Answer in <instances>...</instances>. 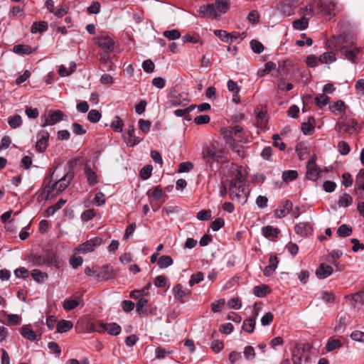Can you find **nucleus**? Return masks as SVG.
Returning a JSON list of instances; mask_svg holds the SVG:
<instances>
[{
	"label": "nucleus",
	"mask_w": 364,
	"mask_h": 364,
	"mask_svg": "<svg viewBox=\"0 0 364 364\" xmlns=\"http://www.w3.org/2000/svg\"><path fill=\"white\" fill-rule=\"evenodd\" d=\"M229 195L231 200L244 203L247 201L250 191L245 186V178L242 171L237 170L234 177L230 181Z\"/></svg>",
	"instance_id": "1"
},
{
	"label": "nucleus",
	"mask_w": 364,
	"mask_h": 364,
	"mask_svg": "<svg viewBox=\"0 0 364 364\" xmlns=\"http://www.w3.org/2000/svg\"><path fill=\"white\" fill-rule=\"evenodd\" d=\"M77 160H70L68 162L69 166V169L66 172V173L58 181L55 182L53 186V189H56L58 191L61 192L64 191L68 186L70 184V181L73 180L75 176V173L73 171L74 166L76 165Z\"/></svg>",
	"instance_id": "2"
},
{
	"label": "nucleus",
	"mask_w": 364,
	"mask_h": 364,
	"mask_svg": "<svg viewBox=\"0 0 364 364\" xmlns=\"http://www.w3.org/2000/svg\"><path fill=\"white\" fill-rule=\"evenodd\" d=\"M64 116V113L60 110L50 109L41 116V127H46L49 125H54L63 120Z\"/></svg>",
	"instance_id": "3"
},
{
	"label": "nucleus",
	"mask_w": 364,
	"mask_h": 364,
	"mask_svg": "<svg viewBox=\"0 0 364 364\" xmlns=\"http://www.w3.org/2000/svg\"><path fill=\"white\" fill-rule=\"evenodd\" d=\"M336 129L341 136L346 134L351 135L357 132L358 122L355 119L338 122L336 124Z\"/></svg>",
	"instance_id": "4"
},
{
	"label": "nucleus",
	"mask_w": 364,
	"mask_h": 364,
	"mask_svg": "<svg viewBox=\"0 0 364 364\" xmlns=\"http://www.w3.org/2000/svg\"><path fill=\"white\" fill-rule=\"evenodd\" d=\"M102 240L100 237H93L85 242L81 244L75 249V253L79 252L86 254L93 252L98 246L101 245Z\"/></svg>",
	"instance_id": "5"
},
{
	"label": "nucleus",
	"mask_w": 364,
	"mask_h": 364,
	"mask_svg": "<svg viewBox=\"0 0 364 364\" xmlns=\"http://www.w3.org/2000/svg\"><path fill=\"white\" fill-rule=\"evenodd\" d=\"M309 354L306 353L304 344H296L292 351V362L294 364H301L303 360L308 362Z\"/></svg>",
	"instance_id": "6"
},
{
	"label": "nucleus",
	"mask_w": 364,
	"mask_h": 364,
	"mask_svg": "<svg viewBox=\"0 0 364 364\" xmlns=\"http://www.w3.org/2000/svg\"><path fill=\"white\" fill-rule=\"evenodd\" d=\"M95 43L104 50L112 52L114 50V42L106 33H101L97 37H96Z\"/></svg>",
	"instance_id": "7"
},
{
	"label": "nucleus",
	"mask_w": 364,
	"mask_h": 364,
	"mask_svg": "<svg viewBox=\"0 0 364 364\" xmlns=\"http://www.w3.org/2000/svg\"><path fill=\"white\" fill-rule=\"evenodd\" d=\"M306 176L309 180L316 181L321 173V170L316 164V156H313L307 163Z\"/></svg>",
	"instance_id": "8"
},
{
	"label": "nucleus",
	"mask_w": 364,
	"mask_h": 364,
	"mask_svg": "<svg viewBox=\"0 0 364 364\" xmlns=\"http://www.w3.org/2000/svg\"><path fill=\"white\" fill-rule=\"evenodd\" d=\"M299 4V0H283L279 3V9L284 15L291 16L294 14Z\"/></svg>",
	"instance_id": "9"
},
{
	"label": "nucleus",
	"mask_w": 364,
	"mask_h": 364,
	"mask_svg": "<svg viewBox=\"0 0 364 364\" xmlns=\"http://www.w3.org/2000/svg\"><path fill=\"white\" fill-rule=\"evenodd\" d=\"M38 141L36 144V149L39 153L44 152L48 145L50 134L46 130H41L37 134Z\"/></svg>",
	"instance_id": "10"
},
{
	"label": "nucleus",
	"mask_w": 364,
	"mask_h": 364,
	"mask_svg": "<svg viewBox=\"0 0 364 364\" xmlns=\"http://www.w3.org/2000/svg\"><path fill=\"white\" fill-rule=\"evenodd\" d=\"M113 276L114 270L111 266L103 265L102 267L95 269V277L98 281H107L112 279Z\"/></svg>",
	"instance_id": "11"
},
{
	"label": "nucleus",
	"mask_w": 364,
	"mask_h": 364,
	"mask_svg": "<svg viewBox=\"0 0 364 364\" xmlns=\"http://www.w3.org/2000/svg\"><path fill=\"white\" fill-rule=\"evenodd\" d=\"M317 4L330 18L336 15V4L332 0H318Z\"/></svg>",
	"instance_id": "12"
},
{
	"label": "nucleus",
	"mask_w": 364,
	"mask_h": 364,
	"mask_svg": "<svg viewBox=\"0 0 364 364\" xmlns=\"http://www.w3.org/2000/svg\"><path fill=\"white\" fill-rule=\"evenodd\" d=\"M199 12L200 16L202 17H208L213 19H217L219 17L215 6L213 4L201 6L200 7Z\"/></svg>",
	"instance_id": "13"
},
{
	"label": "nucleus",
	"mask_w": 364,
	"mask_h": 364,
	"mask_svg": "<svg viewBox=\"0 0 364 364\" xmlns=\"http://www.w3.org/2000/svg\"><path fill=\"white\" fill-rule=\"evenodd\" d=\"M345 299L350 301V305L355 309L358 306L364 304V291H360L353 294L345 296Z\"/></svg>",
	"instance_id": "14"
},
{
	"label": "nucleus",
	"mask_w": 364,
	"mask_h": 364,
	"mask_svg": "<svg viewBox=\"0 0 364 364\" xmlns=\"http://www.w3.org/2000/svg\"><path fill=\"white\" fill-rule=\"evenodd\" d=\"M202 155L203 159L208 163L210 160L218 161V155L215 146H206L203 148Z\"/></svg>",
	"instance_id": "15"
},
{
	"label": "nucleus",
	"mask_w": 364,
	"mask_h": 364,
	"mask_svg": "<svg viewBox=\"0 0 364 364\" xmlns=\"http://www.w3.org/2000/svg\"><path fill=\"white\" fill-rule=\"evenodd\" d=\"M295 232L301 237H306L313 232V228L309 223H299L294 227Z\"/></svg>",
	"instance_id": "16"
},
{
	"label": "nucleus",
	"mask_w": 364,
	"mask_h": 364,
	"mask_svg": "<svg viewBox=\"0 0 364 364\" xmlns=\"http://www.w3.org/2000/svg\"><path fill=\"white\" fill-rule=\"evenodd\" d=\"M340 51L341 55L346 59L352 63H355L357 59L356 55L360 51V48L355 47L353 49H350L348 46H343Z\"/></svg>",
	"instance_id": "17"
},
{
	"label": "nucleus",
	"mask_w": 364,
	"mask_h": 364,
	"mask_svg": "<svg viewBox=\"0 0 364 364\" xmlns=\"http://www.w3.org/2000/svg\"><path fill=\"white\" fill-rule=\"evenodd\" d=\"M333 267L331 265L321 264L316 271V275L318 279H325L333 273Z\"/></svg>",
	"instance_id": "18"
},
{
	"label": "nucleus",
	"mask_w": 364,
	"mask_h": 364,
	"mask_svg": "<svg viewBox=\"0 0 364 364\" xmlns=\"http://www.w3.org/2000/svg\"><path fill=\"white\" fill-rule=\"evenodd\" d=\"M100 326L102 330L108 332L109 334L112 336H117L121 332V326L117 323H100Z\"/></svg>",
	"instance_id": "19"
},
{
	"label": "nucleus",
	"mask_w": 364,
	"mask_h": 364,
	"mask_svg": "<svg viewBox=\"0 0 364 364\" xmlns=\"http://www.w3.org/2000/svg\"><path fill=\"white\" fill-rule=\"evenodd\" d=\"M293 208V203L289 200H286L284 202L283 208L277 210L275 216L278 218H282L287 216L291 210Z\"/></svg>",
	"instance_id": "20"
},
{
	"label": "nucleus",
	"mask_w": 364,
	"mask_h": 364,
	"mask_svg": "<svg viewBox=\"0 0 364 364\" xmlns=\"http://www.w3.org/2000/svg\"><path fill=\"white\" fill-rule=\"evenodd\" d=\"M196 107V105H191L185 109H177L173 113L176 117H183L185 120L190 122L192 119L190 112H191Z\"/></svg>",
	"instance_id": "21"
},
{
	"label": "nucleus",
	"mask_w": 364,
	"mask_h": 364,
	"mask_svg": "<svg viewBox=\"0 0 364 364\" xmlns=\"http://www.w3.org/2000/svg\"><path fill=\"white\" fill-rule=\"evenodd\" d=\"M134 132L135 129L134 124L129 125L127 130L128 139L127 141V145L129 146H134L141 141V139L134 135Z\"/></svg>",
	"instance_id": "22"
},
{
	"label": "nucleus",
	"mask_w": 364,
	"mask_h": 364,
	"mask_svg": "<svg viewBox=\"0 0 364 364\" xmlns=\"http://www.w3.org/2000/svg\"><path fill=\"white\" fill-rule=\"evenodd\" d=\"M66 203L63 199H60L55 204L49 206L45 211L44 215L46 217H50L53 215L59 209H60Z\"/></svg>",
	"instance_id": "23"
},
{
	"label": "nucleus",
	"mask_w": 364,
	"mask_h": 364,
	"mask_svg": "<svg viewBox=\"0 0 364 364\" xmlns=\"http://www.w3.org/2000/svg\"><path fill=\"white\" fill-rule=\"evenodd\" d=\"M36 49H33L30 46L28 45H16L13 48V51L21 55H29L35 51Z\"/></svg>",
	"instance_id": "24"
},
{
	"label": "nucleus",
	"mask_w": 364,
	"mask_h": 364,
	"mask_svg": "<svg viewBox=\"0 0 364 364\" xmlns=\"http://www.w3.org/2000/svg\"><path fill=\"white\" fill-rule=\"evenodd\" d=\"M262 235L267 238L277 237L280 232V230L277 228H274L271 225H267L262 229Z\"/></svg>",
	"instance_id": "25"
},
{
	"label": "nucleus",
	"mask_w": 364,
	"mask_h": 364,
	"mask_svg": "<svg viewBox=\"0 0 364 364\" xmlns=\"http://www.w3.org/2000/svg\"><path fill=\"white\" fill-rule=\"evenodd\" d=\"M255 316H250L244 320L242 329L248 333H252L255 328Z\"/></svg>",
	"instance_id": "26"
},
{
	"label": "nucleus",
	"mask_w": 364,
	"mask_h": 364,
	"mask_svg": "<svg viewBox=\"0 0 364 364\" xmlns=\"http://www.w3.org/2000/svg\"><path fill=\"white\" fill-rule=\"evenodd\" d=\"M188 293L186 289H184L181 284H178L173 288V294L176 299L181 301L182 299Z\"/></svg>",
	"instance_id": "27"
},
{
	"label": "nucleus",
	"mask_w": 364,
	"mask_h": 364,
	"mask_svg": "<svg viewBox=\"0 0 364 364\" xmlns=\"http://www.w3.org/2000/svg\"><path fill=\"white\" fill-rule=\"evenodd\" d=\"M21 334L24 338L31 341H33L37 339L36 333L26 325L22 326L21 329Z\"/></svg>",
	"instance_id": "28"
},
{
	"label": "nucleus",
	"mask_w": 364,
	"mask_h": 364,
	"mask_svg": "<svg viewBox=\"0 0 364 364\" xmlns=\"http://www.w3.org/2000/svg\"><path fill=\"white\" fill-rule=\"evenodd\" d=\"M73 326L72 321L63 319L57 323V332L60 333L68 332Z\"/></svg>",
	"instance_id": "29"
},
{
	"label": "nucleus",
	"mask_w": 364,
	"mask_h": 364,
	"mask_svg": "<svg viewBox=\"0 0 364 364\" xmlns=\"http://www.w3.org/2000/svg\"><path fill=\"white\" fill-rule=\"evenodd\" d=\"M85 173L89 185L93 186L98 182L96 173L89 166H85Z\"/></svg>",
	"instance_id": "30"
},
{
	"label": "nucleus",
	"mask_w": 364,
	"mask_h": 364,
	"mask_svg": "<svg viewBox=\"0 0 364 364\" xmlns=\"http://www.w3.org/2000/svg\"><path fill=\"white\" fill-rule=\"evenodd\" d=\"M31 276L38 283H43L48 277L47 273L43 272L38 269L32 270Z\"/></svg>",
	"instance_id": "31"
},
{
	"label": "nucleus",
	"mask_w": 364,
	"mask_h": 364,
	"mask_svg": "<svg viewBox=\"0 0 364 364\" xmlns=\"http://www.w3.org/2000/svg\"><path fill=\"white\" fill-rule=\"evenodd\" d=\"M315 119L313 117L308 119V122L301 124V130L305 135L309 134L314 129Z\"/></svg>",
	"instance_id": "32"
},
{
	"label": "nucleus",
	"mask_w": 364,
	"mask_h": 364,
	"mask_svg": "<svg viewBox=\"0 0 364 364\" xmlns=\"http://www.w3.org/2000/svg\"><path fill=\"white\" fill-rule=\"evenodd\" d=\"M343 344L339 339L329 338L327 341L326 349L328 352L333 351L336 349L341 348Z\"/></svg>",
	"instance_id": "33"
},
{
	"label": "nucleus",
	"mask_w": 364,
	"mask_h": 364,
	"mask_svg": "<svg viewBox=\"0 0 364 364\" xmlns=\"http://www.w3.org/2000/svg\"><path fill=\"white\" fill-rule=\"evenodd\" d=\"M269 292V287L264 284L255 286L253 289V293L257 297H264Z\"/></svg>",
	"instance_id": "34"
},
{
	"label": "nucleus",
	"mask_w": 364,
	"mask_h": 364,
	"mask_svg": "<svg viewBox=\"0 0 364 364\" xmlns=\"http://www.w3.org/2000/svg\"><path fill=\"white\" fill-rule=\"evenodd\" d=\"M336 60L335 53L332 51L326 52L320 55L318 61L321 63L328 64Z\"/></svg>",
	"instance_id": "35"
},
{
	"label": "nucleus",
	"mask_w": 364,
	"mask_h": 364,
	"mask_svg": "<svg viewBox=\"0 0 364 364\" xmlns=\"http://www.w3.org/2000/svg\"><path fill=\"white\" fill-rule=\"evenodd\" d=\"M48 30V23L46 21H38L33 23L31 32L33 33H43Z\"/></svg>",
	"instance_id": "36"
},
{
	"label": "nucleus",
	"mask_w": 364,
	"mask_h": 364,
	"mask_svg": "<svg viewBox=\"0 0 364 364\" xmlns=\"http://www.w3.org/2000/svg\"><path fill=\"white\" fill-rule=\"evenodd\" d=\"M336 232L339 237H346L352 234L353 229L350 225L343 224L338 228Z\"/></svg>",
	"instance_id": "37"
},
{
	"label": "nucleus",
	"mask_w": 364,
	"mask_h": 364,
	"mask_svg": "<svg viewBox=\"0 0 364 364\" xmlns=\"http://www.w3.org/2000/svg\"><path fill=\"white\" fill-rule=\"evenodd\" d=\"M123 126H124V122H123V120L120 118L119 116L118 115H116L112 123H111V128L116 132H122V130H123Z\"/></svg>",
	"instance_id": "38"
},
{
	"label": "nucleus",
	"mask_w": 364,
	"mask_h": 364,
	"mask_svg": "<svg viewBox=\"0 0 364 364\" xmlns=\"http://www.w3.org/2000/svg\"><path fill=\"white\" fill-rule=\"evenodd\" d=\"M45 263L47 266L50 267L53 265H57L58 263V258L55 253L47 252L45 255Z\"/></svg>",
	"instance_id": "39"
},
{
	"label": "nucleus",
	"mask_w": 364,
	"mask_h": 364,
	"mask_svg": "<svg viewBox=\"0 0 364 364\" xmlns=\"http://www.w3.org/2000/svg\"><path fill=\"white\" fill-rule=\"evenodd\" d=\"M346 320L347 316L346 314L339 317L338 323L334 328V331L336 333H342L344 332L347 325Z\"/></svg>",
	"instance_id": "40"
},
{
	"label": "nucleus",
	"mask_w": 364,
	"mask_h": 364,
	"mask_svg": "<svg viewBox=\"0 0 364 364\" xmlns=\"http://www.w3.org/2000/svg\"><path fill=\"white\" fill-rule=\"evenodd\" d=\"M173 262L172 258L168 255H162L158 259V265L161 269L171 266Z\"/></svg>",
	"instance_id": "41"
},
{
	"label": "nucleus",
	"mask_w": 364,
	"mask_h": 364,
	"mask_svg": "<svg viewBox=\"0 0 364 364\" xmlns=\"http://www.w3.org/2000/svg\"><path fill=\"white\" fill-rule=\"evenodd\" d=\"M215 6L220 13L225 14L229 9V0H216Z\"/></svg>",
	"instance_id": "42"
},
{
	"label": "nucleus",
	"mask_w": 364,
	"mask_h": 364,
	"mask_svg": "<svg viewBox=\"0 0 364 364\" xmlns=\"http://www.w3.org/2000/svg\"><path fill=\"white\" fill-rule=\"evenodd\" d=\"M8 124L12 129H16L22 125L21 117L18 114H16L14 117H11L8 119Z\"/></svg>",
	"instance_id": "43"
},
{
	"label": "nucleus",
	"mask_w": 364,
	"mask_h": 364,
	"mask_svg": "<svg viewBox=\"0 0 364 364\" xmlns=\"http://www.w3.org/2000/svg\"><path fill=\"white\" fill-rule=\"evenodd\" d=\"M308 24L307 18L302 17L293 22V27L296 30L303 31L308 27Z\"/></svg>",
	"instance_id": "44"
},
{
	"label": "nucleus",
	"mask_w": 364,
	"mask_h": 364,
	"mask_svg": "<svg viewBox=\"0 0 364 364\" xmlns=\"http://www.w3.org/2000/svg\"><path fill=\"white\" fill-rule=\"evenodd\" d=\"M352 201L351 196L348 193H345L343 196L339 197L338 203L340 206L346 208L351 205Z\"/></svg>",
	"instance_id": "45"
},
{
	"label": "nucleus",
	"mask_w": 364,
	"mask_h": 364,
	"mask_svg": "<svg viewBox=\"0 0 364 364\" xmlns=\"http://www.w3.org/2000/svg\"><path fill=\"white\" fill-rule=\"evenodd\" d=\"M298 177V172L294 170L285 171L282 173L284 181L289 182L295 180Z\"/></svg>",
	"instance_id": "46"
},
{
	"label": "nucleus",
	"mask_w": 364,
	"mask_h": 364,
	"mask_svg": "<svg viewBox=\"0 0 364 364\" xmlns=\"http://www.w3.org/2000/svg\"><path fill=\"white\" fill-rule=\"evenodd\" d=\"M329 102V97L324 94H318L315 97L316 105L319 107L326 106Z\"/></svg>",
	"instance_id": "47"
},
{
	"label": "nucleus",
	"mask_w": 364,
	"mask_h": 364,
	"mask_svg": "<svg viewBox=\"0 0 364 364\" xmlns=\"http://www.w3.org/2000/svg\"><path fill=\"white\" fill-rule=\"evenodd\" d=\"M163 36L168 40H176L181 37V33L177 29H173L170 31H165L163 33Z\"/></svg>",
	"instance_id": "48"
},
{
	"label": "nucleus",
	"mask_w": 364,
	"mask_h": 364,
	"mask_svg": "<svg viewBox=\"0 0 364 364\" xmlns=\"http://www.w3.org/2000/svg\"><path fill=\"white\" fill-rule=\"evenodd\" d=\"M337 148L338 151L340 153V154L343 156L347 155L350 151V146L345 141H340L338 143Z\"/></svg>",
	"instance_id": "49"
},
{
	"label": "nucleus",
	"mask_w": 364,
	"mask_h": 364,
	"mask_svg": "<svg viewBox=\"0 0 364 364\" xmlns=\"http://www.w3.org/2000/svg\"><path fill=\"white\" fill-rule=\"evenodd\" d=\"M101 113L97 109H91L87 114V119L92 123H96L100 121Z\"/></svg>",
	"instance_id": "50"
},
{
	"label": "nucleus",
	"mask_w": 364,
	"mask_h": 364,
	"mask_svg": "<svg viewBox=\"0 0 364 364\" xmlns=\"http://www.w3.org/2000/svg\"><path fill=\"white\" fill-rule=\"evenodd\" d=\"M250 47L255 53L259 54L264 50L262 43L257 40H252L250 43Z\"/></svg>",
	"instance_id": "51"
},
{
	"label": "nucleus",
	"mask_w": 364,
	"mask_h": 364,
	"mask_svg": "<svg viewBox=\"0 0 364 364\" xmlns=\"http://www.w3.org/2000/svg\"><path fill=\"white\" fill-rule=\"evenodd\" d=\"M30 261L33 262L35 266H43L46 264L45 263V257L38 255H31L30 256Z\"/></svg>",
	"instance_id": "52"
},
{
	"label": "nucleus",
	"mask_w": 364,
	"mask_h": 364,
	"mask_svg": "<svg viewBox=\"0 0 364 364\" xmlns=\"http://www.w3.org/2000/svg\"><path fill=\"white\" fill-rule=\"evenodd\" d=\"M79 304V301L77 299H66L63 302V308L67 311H70L75 309Z\"/></svg>",
	"instance_id": "53"
},
{
	"label": "nucleus",
	"mask_w": 364,
	"mask_h": 364,
	"mask_svg": "<svg viewBox=\"0 0 364 364\" xmlns=\"http://www.w3.org/2000/svg\"><path fill=\"white\" fill-rule=\"evenodd\" d=\"M203 273L202 272H198L196 274H193L191 275L188 282L189 285L192 287L196 284H198L199 282L203 280Z\"/></svg>",
	"instance_id": "54"
},
{
	"label": "nucleus",
	"mask_w": 364,
	"mask_h": 364,
	"mask_svg": "<svg viewBox=\"0 0 364 364\" xmlns=\"http://www.w3.org/2000/svg\"><path fill=\"white\" fill-rule=\"evenodd\" d=\"M168 105L170 107H177V106H185L188 102L186 99H181L180 97H174L168 101Z\"/></svg>",
	"instance_id": "55"
},
{
	"label": "nucleus",
	"mask_w": 364,
	"mask_h": 364,
	"mask_svg": "<svg viewBox=\"0 0 364 364\" xmlns=\"http://www.w3.org/2000/svg\"><path fill=\"white\" fill-rule=\"evenodd\" d=\"M182 41L184 43H197L200 42V36L198 34H186L182 37Z\"/></svg>",
	"instance_id": "56"
},
{
	"label": "nucleus",
	"mask_w": 364,
	"mask_h": 364,
	"mask_svg": "<svg viewBox=\"0 0 364 364\" xmlns=\"http://www.w3.org/2000/svg\"><path fill=\"white\" fill-rule=\"evenodd\" d=\"M148 299L144 298H140L136 303V311L139 315H142L145 313L144 307L147 304Z\"/></svg>",
	"instance_id": "57"
},
{
	"label": "nucleus",
	"mask_w": 364,
	"mask_h": 364,
	"mask_svg": "<svg viewBox=\"0 0 364 364\" xmlns=\"http://www.w3.org/2000/svg\"><path fill=\"white\" fill-rule=\"evenodd\" d=\"M152 171V166L151 165H147L143 167L140 171V176L142 179L146 180L148 179L151 175Z\"/></svg>",
	"instance_id": "58"
},
{
	"label": "nucleus",
	"mask_w": 364,
	"mask_h": 364,
	"mask_svg": "<svg viewBox=\"0 0 364 364\" xmlns=\"http://www.w3.org/2000/svg\"><path fill=\"white\" fill-rule=\"evenodd\" d=\"M142 68L147 73H151L155 68L154 63L151 60H145L142 63Z\"/></svg>",
	"instance_id": "59"
},
{
	"label": "nucleus",
	"mask_w": 364,
	"mask_h": 364,
	"mask_svg": "<svg viewBox=\"0 0 364 364\" xmlns=\"http://www.w3.org/2000/svg\"><path fill=\"white\" fill-rule=\"evenodd\" d=\"M70 266L73 269H77L82 264L83 259L81 257L72 256L69 260Z\"/></svg>",
	"instance_id": "60"
},
{
	"label": "nucleus",
	"mask_w": 364,
	"mask_h": 364,
	"mask_svg": "<svg viewBox=\"0 0 364 364\" xmlns=\"http://www.w3.org/2000/svg\"><path fill=\"white\" fill-rule=\"evenodd\" d=\"M96 215V212L94 209H88L85 210L82 215L81 218L83 221H89L92 220Z\"/></svg>",
	"instance_id": "61"
},
{
	"label": "nucleus",
	"mask_w": 364,
	"mask_h": 364,
	"mask_svg": "<svg viewBox=\"0 0 364 364\" xmlns=\"http://www.w3.org/2000/svg\"><path fill=\"white\" fill-rule=\"evenodd\" d=\"M244 355L247 360H252L255 357V349L251 346H247L244 349Z\"/></svg>",
	"instance_id": "62"
},
{
	"label": "nucleus",
	"mask_w": 364,
	"mask_h": 364,
	"mask_svg": "<svg viewBox=\"0 0 364 364\" xmlns=\"http://www.w3.org/2000/svg\"><path fill=\"white\" fill-rule=\"evenodd\" d=\"M14 274L18 278L26 279L29 276V271L25 267H20L14 271Z\"/></svg>",
	"instance_id": "63"
},
{
	"label": "nucleus",
	"mask_w": 364,
	"mask_h": 364,
	"mask_svg": "<svg viewBox=\"0 0 364 364\" xmlns=\"http://www.w3.org/2000/svg\"><path fill=\"white\" fill-rule=\"evenodd\" d=\"M350 338L355 341L364 343V332L360 331H354L350 334Z\"/></svg>",
	"instance_id": "64"
}]
</instances>
